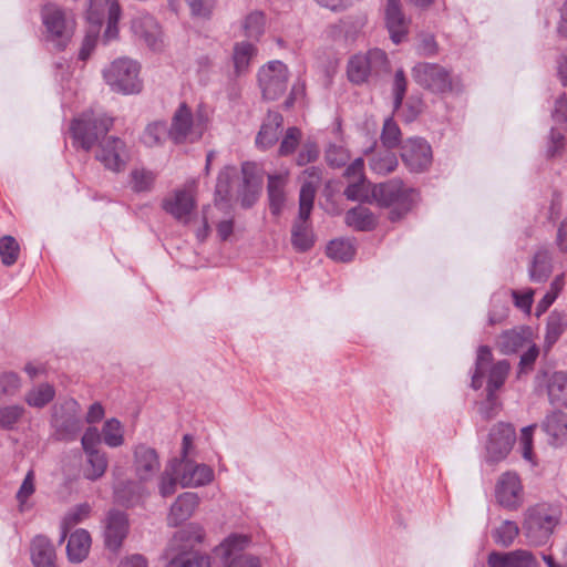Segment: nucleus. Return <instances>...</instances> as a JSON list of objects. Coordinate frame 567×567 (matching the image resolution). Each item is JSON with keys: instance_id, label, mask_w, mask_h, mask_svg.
Wrapping results in <instances>:
<instances>
[{"instance_id": "nucleus-1", "label": "nucleus", "mask_w": 567, "mask_h": 567, "mask_svg": "<svg viewBox=\"0 0 567 567\" xmlns=\"http://www.w3.org/2000/svg\"><path fill=\"white\" fill-rule=\"evenodd\" d=\"M141 65L130 58L114 60L104 71L103 78L111 90L124 95L137 94L143 89Z\"/></svg>"}, {"instance_id": "nucleus-2", "label": "nucleus", "mask_w": 567, "mask_h": 567, "mask_svg": "<svg viewBox=\"0 0 567 567\" xmlns=\"http://www.w3.org/2000/svg\"><path fill=\"white\" fill-rule=\"evenodd\" d=\"M492 352L487 346H481L477 350V358L475 363V372L472 377V386L480 389L483 384V378L488 372L487 392L488 402L495 403V392L504 384L509 364L507 361L502 360L491 365Z\"/></svg>"}, {"instance_id": "nucleus-3", "label": "nucleus", "mask_w": 567, "mask_h": 567, "mask_svg": "<svg viewBox=\"0 0 567 567\" xmlns=\"http://www.w3.org/2000/svg\"><path fill=\"white\" fill-rule=\"evenodd\" d=\"M113 125V120L105 114L85 112L80 117L74 118L71 124L73 138L85 151H90L97 142L106 136V133Z\"/></svg>"}, {"instance_id": "nucleus-4", "label": "nucleus", "mask_w": 567, "mask_h": 567, "mask_svg": "<svg viewBox=\"0 0 567 567\" xmlns=\"http://www.w3.org/2000/svg\"><path fill=\"white\" fill-rule=\"evenodd\" d=\"M42 23L44 27V37L58 50H63L70 42L75 22L73 18L58 6L49 3L41 10Z\"/></svg>"}, {"instance_id": "nucleus-5", "label": "nucleus", "mask_w": 567, "mask_h": 567, "mask_svg": "<svg viewBox=\"0 0 567 567\" xmlns=\"http://www.w3.org/2000/svg\"><path fill=\"white\" fill-rule=\"evenodd\" d=\"M316 187L312 183H303L299 195V217L291 229V244L298 251H307L313 245V233L308 219L313 207Z\"/></svg>"}, {"instance_id": "nucleus-6", "label": "nucleus", "mask_w": 567, "mask_h": 567, "mask_svg": "<svg viewBox=\"0 0 567 567\" xmlns=\"http://www.w3.org/2000/svg\"><path fill=\"white\" fill-rule=\"evenodd\" d=\"M372 199L380 206L392 207L391 219H395L410 210L413 189L405 187L400 179H391L372 187Z\"/></svg>"}, {"instance_id": "nucleus-7", "label": "nucleus", "mask_w": 567, "mask_h": 567, "mask_svg": "<svg viewBox=\"0 0 567 567\" xmlns=\"http://www.w3.org/2000/svg\"><path fill=\"white\" fill-rule=\"evenodd\" d=\"M557 523L558 517L545 505H536L525 512L523 528L532 544L542 545L548 540Z\"/></svg>"}, {"instance_id": "nucleus-8", "label": "nucleus", "mask_w": 567, "mask_h": 567, "mask_svg": "<svg viewBox=\"0 0 567 567\" xmlns=\"http://www.w3.org/2000/svg\"><path fill=\"white\" fill-rule=\"evenodd\" d=\"M248 544L247 536L231 534L215 548V555L224 567H261L257 557L244 554Z\"/></svg>"}, {"instance_id": "nucleus-9", "label": "nucleus", "mask_w": 567, "mask_h": 567, "mask_svg": "<svg viewBox=\"0 0 567 567\" xmlns=\"http://www.w3.org/2000/svg\"><path fill=\"white\" fill-rule=\"evenodd\" d=\"M388 64V56L380 49L369 50L367 53L352 55L347 65V74L350 82L362 84L372 73H378Z\"/></svg>"}, {"instance_id": "nucleus-10", "label": "nucleus", "mask_w": 567, "mask_h": 567, "mask_svg": "<svg viewBox=\"0 0 567 567\" xmlns=\"http://www.w3.org/2000/svg\"><path fill=\"white\" fill-rule=\"evenodd\" d=\"M205 126L202 117L194 118L190 109L183 103L174 113L168 136L177 144L194 143L203 136Z\"/></svg>"}, {"instance_id": "nucleus-11", "label": "nucleus", "mask_w": 567, "mask_h": 567, "mask_svg": "<svg viewBox=\"0 0 567 567\" xmlns=\"http://www.w3.org/2000/svg\"><path fill=\"white\" fill-rule=\"evenodd\" d=\"M414 81L434 93L450 92L454 87V80L449 70L436 63H417L412 69Z\"/></svg>"}, {"instance_id": "nucleus-12", "label": "nucleus", "mask_w": 567, "mask_h": 567, "mask_svg": "<svg viewBox=\"0 0 567 567\" xmlns=\"http://www.w3.org/2000/svg\"><path fill=\"white\" fill-rule=\"evenodd\" d=\"M258 81L264 97L277 100L287 89L288 69L280 61H271L259 70Z\"/></svg>"}, {"instance_id": "nucleus-13", "label": "nucleus", "mask_w": 567, "mask_h": 567, "mask_svg": "<svg viewBox=\"0 0 567 567\" xmlns=\"http://www.w3.org/2000/svg\"><path fill=\"white\" fill-rule=\"evenodd\" d=\"M132 471L135 478L142 482H151L161 471V458L157 451L145 444L138 443L132 449Z\"/></svg>"}, {"instance_id": "nucleus-14", "label": "nucleus", "mask_w": 567, "mask_h": 567, "mask_svg": "<svg viewBox=\"0 0 567 567\" xmlns=\"http://www.w3.org/2000/svg\"><path fill=\"white\" fill-rule=\"evenodd\" d=\"M401 158L410 172H424L432 164L431 145L421 137L408 138L401 146Z\"/></svg>"}, {"instance_id": "nucleus-15", "label": "nucleus", "mask_w": 567, "mask_h": 567, "mask_svg": "<svg viewBox=\"0 0 567 567\" xmlns=\"http://www.w3.org/2000/svg\"><path fill=\"white\" fill-rule=\"evenodd\" d=\"M196 182L187 183L184 188L175 190L163 200V209L183 224L189 223V215L196 206Z\"/></svg>"}, {"instance_id": "nucleus-16", "label": "nucleus", "mask_w": 567, "mask_h": 567, "mask_svg": "<svg viewBox=\"0 0 567 567\" xmlns=\"http://www.w3.org/2000/svg\"><path fill=\"white\" fill-rule=\"evenodd\" d=\"M495 497L505 509H518L524 503V489L519 476L514 472L503 473L495 486Z\"/></svg>"}, {"instance_id": "nucleus-17", "label": "nucleus", "mask_w": 567, "mask_h": 567, "mask_svg": "<svg viewBox=\"0 0 567 567\" xmlns=\"http://www.w3.org/2000/svg\"><path fill=\"white\" fill-rule=\"evenodd\" d=\"M171 467L178 471V482L182 487H198L214 480V471L206 464H198L189 458L173 460Z\"/></svg>"}, {"instance_id": "nucleus-18", "label": "nucleus", "mask_w": 567, "mask_h": 567, "mask_svg": "<svg viewBox=\"0 0 567 567\" xmlns=\"http://www.w3.org/2000/svg\"><path fill=\"white\" fill-rule=\"evenodd\" d=\"M95 157L107 169L120 172L128 161V152L125 143L115 136H105L99 143Z\"/></svg>"}, {"instance_id": "nucleus-19", "label": "nucleus", "mask_w": 567, "mask_h": 567, "mask_svg": "<svg viewBox=\"0 0 567 567\" xmlns=\"http://www.w3.org/2000/svg\"><path fill=\"white\" fill-rule=\"evenodd\" d=\"M130 529L126 513L118 509H110L104 519V544L107 549L117 551Z\"/></svg>"}, {"instance_id": "nucleus-20", "label": "nucleus", "mask_w": 567, "mask_h": 567, "mask_svg": "<svg viewBox=\"0 0 567 567\" xmlns=\"http://www.w3.org/2000/svg\"><path fill=\"white\" fill-rule=\"evenodd\" d=\"M515 441V430L511 424L497 423L491 432L486 445L487 457L491 462H498L507 456Z\"/></svg>"}, {"instance_id": "nucleus-21", "label": "nucleus", "mask_w": 567, "mask_h": 567, "mask_svg": "<svg viewBox=\"0 0 567 567\" xmlns=\"http://www.w3.org/2000/svg\"><path fill=\"white\" fill-rule=\"evenodd\" d=\"M147 482L140 480H122L117 481L113 485L114 499L120 505L125 507H133L142 503L148 495L150 492L145 486Z\"/></svg>"}, {"instance_id": "nucleus-22", "label": "nucleus", "mask_w": 567, "mask_h": 567, "mask_svg": "<svg viewBox=\"0 0 567 567\" xmlns=\"http://www.w3.org/2000/svg\"><path fill=\"white\" fill-rule=\"evenodd\" d=\"M132 31L151 50L159 51L163 48L161 27L152 16L142 14L136 17L132 21Z\"/></svg>"}, {"instance_id": "nucleus-23", "label": "nucleus", "mask_w": 567, "mask_h": 567, "mask_svg": "<svg viewBox=\"0 0 567 567\" xmlns=\"http://www.w3.org/2000/svg\"><path fill=\"white\" fill-rule=\"evenodd\" d=\"M199 505V497L196 493L185 492L177 496L171 505L167 515V524L169 526H178L190 518Z\"/></svg>"}, {"instance_id": "nucleus-24", "label": "nucleus", "mask_w": 567, "mask_h": 567, "mask_svg": "<svg viewBox=\"0 0 567 567\" xmlns=\"http://www.w3.org/2000/svg\"><path fill=\"white\" fill-rule=\"evenodd\" d=\"M488 567H537V561L528 550L517 549L508 553L492 551L487 558Z\"/></svg>"}, {"instance_id": "nucleus-25", "label": "nucleus", "mask_w": 567, "mask_h": 567, "mask_svg": "<svg viewBox=\"0 0 567 567\" xmlns=\"http://www.w3.org/2000/svg\"><path fill=\"white\" fill-rule=\"evenodd\" d=\"M284 117L278 112H268L256 136V145L260 150L274 146L282 133Z\"/></svg>"}, {"instance_id": "nucleus-26", "label": "nucleus", "mask_w": 567, "mask_h": 567, "mask_svg": "<svg viewBox=\"0 0 567 567\" xmlns=\"http://www.w3.org/2000/svg\"><path fill=\"white\" fill-rule=\"evenodd\" d=\"M288 171L268 175L267 192L269 198V209L275 216H278L284 208L286 202L285 189L288 183Z\"/></svg>"}, {"instance_id": "nucleus-27", "label": "nucleus", "mask_w": 567, "mask_h": 567, "mask_svg": "<svg viewBox=\"0 0 567 567\" xmlns=\"http://www.w3.org/2000/svg\"><path fill=\"white\" fill-rule=\"evenodd\" d=\"M385 22L392 41L400 43L408 32V21L401 11L400 0L386 1Z\"/></svg>"}, {"instance_id": "nucleus-28", "label": "nucleus", "mask_w": 567, "mask_h": 567, "mask_svg": "<svg viewBox=\"0 0 567 567\" xmlns=\"http://www.w3.org/2000/svg\"><path fill=\"white\" fill-rule=\"evenodd\" d=\"M85 460L82 466L83 477L87 481L95 482L104 476L109 467L107 454L102 451L84 452Z\"/></svg>"}, {"instance_id": "nucleus-29", "label": "nucleus", "mask_w": 567, "mask_h": 567, "mask_svg": "<svg viewBox=\"0 0 567 567\" xmlns=\"http://www.w3.org/2000/svg\"><path fill=\"white\" fill-rule=\"evenodd\" d=\"M31 558L35 567H54L55 551L51 542L37 536L31 544Z\"/></svg>"}, {"instance_id": "nucleus-30", "label": "nucleus", "mask_w": 567, "mask_h": 567, "mask_svg": "<svg viewBox=\"0 0 567 567\" xmlns=\"http://www.w3.org/2000/svg\"><path fill=\"white\" fill-rule=\"evenodd\" d=\"M91 547V536L85 529H78L71 534L66 551L71 561L80 563L89 554Z\"/></svg>"}, {"instance_id": "nucleus-31", "label": "nucleus", "mask_w": 567, "mask_h": 567, "mask_svg": "<svg viewBox=\"0 0 567 567\" xmlns=\"http://www.w3.org/2000/svg\"><path fill=\"white\" fill-rule=\"evenodd\" d=\"M551 261V255L547 249L537 250L528 269L530 280L545 282L553 271Z\"/></svg>"}, {"instance_id": "nucleus-32", "label": "nucleus", "mask_w": 567, "mask_h": 567, "mask_svg": "<svg viewBox=\"0 0 567 567\" xmlns=\"http://www.w3.org/2000/svg\"><path fill=\"white\" fill-rule=\"evenodd\" d=\"M205 538V530L202 526L192 524L186 528L178 530L171 543L173 548L178 550H188L195 544H200Z\"/></svg>"}, {"instance_id": "nucleus-33", "label": "nucleus", "mask_w": 567, "mask_h": 567, "mask_svg": "<svg viewBox=\"0 0 567 567\" xmlns=\"http://www.w3.org/2000/svg\"><path fill=\"white\" fill-rule=\"evenodd\" d=\"M346 224L357 230L365 231L374 228L375 218L369 208L358 206L347 212Z\"/></svg>"}, {"instance_id": "nucleus-34", "label": "nucleus", "mask_w": 567, "mask_h": 567, "mask_svg": "<svg viewBox=\"0 0 567 567\" xmlns=\"http://www.w3.org/2000/svg\"><path fill=\"white\" fill-rule=\"evenodd\" d=\"M548 396L551 403L567 404V373L559 371L550 377Z\"/></svg>"}, {"instance_id": "nucleus-35", "label": "nucleus", "mask_w": 567, "mask_h": 567, "mask_svg": "<svg viewBox=\"0 0 567 567\" xmlns=\"http://www.w3.org/2000/svg\"><path fill=\"white\" fill-rule=\"evenodd\" d=\"M544 431L556 440L567 437V413L554 412L543 422Z\"/></svg>"}, {"instance_id": "nucleus-36", "label": "nucleus", "mask_w": 567, "mask_h": 567, "mask_svg": "<svg viewBox=\"0 0 567 567\" xmlns=\"http://www.w3.org/2000/svg\"><path fill=\"white\" fill-rule=\"evenodd\" d=\"M166 567H210L209 557L197 551L179 550Z\"/></svg>"}, {"instance_id": "nucleus-37", "label": "nucleus", "mask_w": 567, "mask_h": 567, "mask_svg": "<svg viewBox=\"0 0 567 567\" xmlns=\"http://www.w3.org/2000/svg\"><path fill=\"white\" fill-rule=\"evenodd\" d=\"M55 395L54 388L49 383H42L31 389L25 394V402L33 408H43L49 404Z\"/></svg>"}, {"instance_id": "nucleus-38", "label": "nucleus", "mask_w": 567, "mask_h": 567, "mask_svg": "<svg viewBox=\"0 0 567 567\" xmlns=\"http://www.w3.org/2000/svg\"><path fill=\"white\" fill-rule=\"evenodd\" d=\"M354 254L355 248L350 239H334L327 246V255L337 261H349Z\"/></svg>"}, {"instance_id": "nucleus-39", "label": "nucleus", "mask_w": 567, "mask_h": 567, "mask_svg": "<svg viewBox=\"0 0 567 567\" xmlns=\"http://www.w3.org/2000/svg\"><path fill=\"white\" fill-rule=\"evenodd\" d=\"M567 327V319L564 313L554 311L547 320L545 341L547 347H551L560 338Z\"/></svg>"}, {"instance_id": "nucleus-40", "label": "nucleus", "mask_w": 567, "mask_h": 567, "mask_svg": "<svg viewBox=\"0 0 567 567\" xmlns=\"http://www.w3.org/2000/svg\"><path fill=\"white\" fill-rule=\"evenodd\" d=\"M398 166V158L395 154L386 150L373 154L370 158V168L380 175H385L393 172Z\"/></svg>"}, {"instance_id": "nucleus-41", "label": "nucleus", "mask_w": 567, "mask_h": 567, "mask_svg": "<svg viewBox=\"0 0 567 567\" xmlns=\"http://www.w3.org/2000/svg\"><path fill=\"white\" fill-rule=\"evenodd\" d=\"M103 442L110 447H118L124 443V429L117 419L107 420L102 427Z\"/></svg>"}, {"instance_id": "nucleus-42", "label": "nucleus", "mask_w": 567, "mask_h": 567, "mask_svg": "<svg viewBox=\"0 0 567 567\" xmlns=\"http://www.w3.org/2000/svg\"><path fill=\"white\" fill-rule=\"evenodd\" d=\"M519 534L517 524L513 520H504L492 533L494 542L502 547H509Z\"/></svg>"}, {"instance_id": "nucleus-43", "label": "nucleus", "mask_w": 567, "mask_h": 567, "mask_svg": "<svg viewBox=\"0 0 567 567\" xmlns=\"http://www.w3.org/2000/svg\"><path fill=\"white\" fill-rule=\"evenodd\" d=\"M256 54V48L249 42L237 43L234 48V64L238 74L245 72L250 60Z\"/></svg>"}, {"instance_id": "nucleus-44", "label": "nucleus", "mask_w": 567, "mask_h": 567, "mask_svg": "<svg viewBox=\"0 0 567 567\" xmlns=\"http://www.w3.org/2000/svg\"><path fill=\"white\" fill-rule=\"evenodd\" d=\"M344 195L350 200L370 202L372 198V187L367 178L349 181Z\"/></svg>"}, {"instance_id": "nucleus-45", "label": "nucleus", "mask_w": 567, "mask_h": 567, "mask_svg": "<svg viewBox=\"0 0 567 567\" xmlns=\"http://www.w3.org/2000/svg\"><path fill=\"white\" fill-rule=\"evenodd\" d=\"M266 18L262 12L255 11L246 16L243 28L245 35L250 39H259L265 30Z\"/></svg>"}, {"instance_id": "nucleus-46", "label": "nucleus", "mask_w": 567, "mask_h": 567, "mask_svg": "<svg viewBox=\"0 0 567 567\" xmlns=\"http://www.w3.org/2000/svg\"><path fill=\"white\" fill-rule=\"evenodd\" d=\"M20 255V246L14 237L3 236L0 238V256L2 264L12 266L17 262Z\"/></svg>"}, {"instance_id": "nucleus-47", "label": "nucleus", "mask_w": 567, "mask_h": 567, "mask_svg": "<svg viewBox=\"0 0 567 567\" xmlns=\"http://www.w3.org/2000/svg\"><path fill=\"white\" fill-rule=\"evenodd\" d=\"M178 477V471H174L169 463L161 474L158 481V493L162 497H168L176 492L177 484H179Z\"/></svg>"}, {"instance_id": "nucleus-48", "label": "nucleus", "mask_w": 567, "mask_h": 567, "mask_svg": "<svg viewBox=\"0 0 567 567\" xmlns=\"http://www.w3.org/2000/svg\"><path fill=\"white\" fill-rule=\"evenodd\" d=\"M525 337L516 329L504 331L498 340L501 350L504 353H514L524 346Z\"/></svg>"}, {"instance_id": "nucleus-49", "label": "nucleus", "mask_w": 567, "mask_h": 567, "mask_svg": "<svg viewBox=\"0 0 567 567\" xmlns=\"http://www.w3.org/2000/svg\"><path fill=\"white\" fill-rule=\"evenodd\" d=\"M381 142L389 151L395 148L401 142V131L392 117H388L382 127Z\"/></svg>"}, {"instance_id": "nucleus-50", "label": "nucleus", "mask_w": 567, "mask_h": 567, "mask_svg": "<svg viewBox=\"0 0 567 567\" xmlns=\"http://www.w3.org/2000/svg\"><path fill=\"white\" fill-rule=\"evenodd\" d=\"M113 3H117L116 0H90L87 9V21L89 23L102 24L105 12L110 13V8Z\"/></svg>"}, {"instance_id": "nucleus-51", "label": "nucleus", "mask_w": 567, "mask_h": 567, "mask_svg": "<svg viewBox=\"0 0 567 567\" xmlns=\"http://www.w3.org/2000/svg\"><path fill=\"white\" fill-rule=\"evenodd\" d=\"M25 410L21 405H9L0 408V427L12 430L23 416Z\"/></svg>"}, {"instance_id": "nucleus-52", "label": "nucleus", "mask_w": 567, "mask_h": 567, "mask_svg": "<svg viewBox=\"0 0 567 567\" xmlns=\"http://www.w3.org/2000/svg\"><path fill=\"white\" fill-rule=\"evenodd\" d=\"M21 388V380L16 372H0V400L14 395Z\"/></svg>"}, {"instance_id": "nucleus-53", "label": "nucleus", "mask_w": 567, "mask_h": 567, "mask_svg": "<svg viewBox=\"0 0 567 567\" xmlns=\"http://www.w3.org/2000/svg\"><path fill=\"white\" fill-rule=\"evenodd\" d=\"M100 28H101V24L90 23V27L86 31V34L83 39V42H82V45H81V49L79 52L80 60L86 61L90 58L91 53L93 52V50L97 43Z\"/></svg>"}, {"instance_id": "nucleus-54", "label": "nucleus", "mask_w": 567, "mask_h": 567, "mask_svg": "<svg viewBox=\"0 0 567 567\" xmlns=\"http://www.w3.org/2000/svg\"><path fill=\"white\" fill-rule=\"evenodd\" d=\"M35 492V483H34V472L32 470H30L20 488L18 489L17 492V499L19 502V511L20 512H24L25 509L29 508L27 502L29 499V497Z\"/></svg>"}, {"instance_id": "nucleus-55", "label": "nucleus", "mask_w": 567, "mask_h": 567, "mask_svg": "<svg viewBox=\"0 0 567 567\" xmlns=\"http://www.w3.org/2000/svg\"><path fill=\"white\" fill-rule=\"evenodd\" d=\"M301 140V131L298 127H289L279 146L278 154L280 156H288L292 154L298 147Z\"/></svg>"}, {"instance_id": "nucleus-56", "label": "nucleus", "mask_w": 567, "mask_h": 567, "mask_svg": "<svg viewBox=\"0 0 567 567\" xmlns=\"http://www.w3.org/2000/svg\"><path fill=\"white\" fill-rule=\"evenodd\" d=\"M154 175L145 169H134L131 173V187L134 192H148L154 184Z\"/></svg>"}, {"instance_id": "nucleus-57", "label": "nucleus", "mask_w": 567, "mask_h": 567, "mask_svg": "<svg viewBox=\"0 0 567 567\" xmlns=\"http://www.w3.org/2000/svg\"><path fill=\"white\" fill-rule=\"evenodd\" d=\"M168 134V130L165 123L163 122H155L145 128V132L143 134V142L147 146H154L159 144L164 137Z\"/></svg>"}, {"instance_id": "nucleus-58", "label": "nucleus", "mask_w": 567, "mask_h": 567, "mask_svg": "<svg viewBox=\"0 0 567 567\" xmlns=\"http://www.w3.org/2000/svg\"><path fill=\"white\" fill-rule=\"evenodd\" d=\"M235 175L236 168L233 166H226L219 172L216 183V195L220 197L221 200H226L228 198L230 182Z\"/></svg>"}, {"instance_id": "nucleus-59", "label": "nucleus", "mask_w": 567, "mask_h": 567, "mask_svg": "<svg viewBox=\"0 0 567 567\" xmlns=\"http://www.w3.org/2000/svg\"><path fill=\"white\" fill-rule=\"evenodd\" d=\"M186 2L192 16L202 19H209L216 7V0H186Z\"/></svg>"}, {"instance_id": "nucleus-60", "label": "nucleus", "mask_w": 567, "mask_h": 567, "mask_svg": "<svg viewBox=\"0 0 567 567\" xmlns=\"http://www.w3.org/2000/svg\"><path fill=\"white\" fill-rule=\"evenodd\" d=\"M91 506L87 503H82L69 511V513L64 517V525L68 527H73L76 524L83 522L90 516Z\"/></svg>"}, {"instance_id": "nucleus-61", "label": "nucleus", "mask_w": 567, "mask_h": 567, "mask_svg": "<svg viewBox=\"0 0 567 567\" xmlns=\"http://www.w3.org/2000/svg\"><path fill=\"white\" fill-rule=\"evenodd\" d=\"M121 17V9L118 3H113L110 8V13L107 16V27L104 32V41L110 42L117 38L118 28L117 23Z\"/></svg>"}, {"instance_id": "nucleus-62", "label": "nucleus", "mask_w": 567, "mask_h": 567, "mask_svg": "<svg viewBox=\"0 0 567 567\" xmlns=\"http://www.w3.org/2000/svg\"><path fill=\"white\" fill-rule=\"evenodd\" d=\"M326 159L330 166L341 167L348 162L349 153L342 146L330 145L326 151Z\"/></svg>"}, {"instance_id": "nucleus-63", "label": "nucleus", "mask_w": 567, "mask_h": 567, "mask_svg": "<svg viewBox=\"0 0 567 567\" xmlns=\"http://www.w3.org/2000/svg\"><path fill=\"white\" fill-rule=\"evenodd\" d=\"M408 82L405 79V74L403 70H398L394 74V81H393V95L394 101L393 105L394 109L398 110L404 99L405 92H406Z\"/></svg>"}, {"instance_id": "nucleus-64", "label": "nucleus", "mask_w": 567, "mask_h": 567, "mask_svg": "<svg viewBox=\"0 0 567 567\" xmlns=\"http://www.w3.org/2000/svg\"><path fill=\"white\" fill-rule=\"evenodd\" d=\"M81 430V424L78 419H69L58 427L59 439L70 441L73 440L76 433Z\"/></svg>"}]
</instances>
